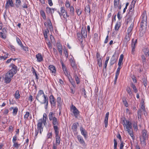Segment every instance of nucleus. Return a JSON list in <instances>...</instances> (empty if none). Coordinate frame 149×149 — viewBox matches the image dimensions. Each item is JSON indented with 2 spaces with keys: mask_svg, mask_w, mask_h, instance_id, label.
<instances>
[{
  "mask_svg": "<svg viewBox=\"0 0 149 149\" xmlns=\"http://www.w3.org/2000/svg\"><path fill=\"white\" fill-rule=\"evenodd\" d=\"M131 86L133 88L135 93H136L137 92L138 90L136 86L132 83L131 84Z\"/></svg>",
  "mask_w": 149,
  "mask_h": 149,
  "instance_id": "nucleus-39",
  "label": "nucleus"
},
{
  "mask_svg": "<svg viewBox=\"0 0 149 149\" xmlns=\"http://www.w3.org/2000/svg\"><path fill=\"white\" fill-rule=\"evenodd\" d=\"M80 8L79 9L78 8L76 9V12L77 15L79 16L81 15V11L80 10Z\"/></svg>",
  "mask_w": 149,
  "mask_h": 149,
  "instance_id": "nucleus-55",
  "label": "nucleus"
},
{
  "mask_svg": "<svg viewBox=\"0 0 149 149\" xmlns=\"http://www.w3.org/2000/svg\"><path fill=\"white\" fill-rule=\"evenodd\" d=\"M45 115H46V116H44V114L43 115V117L42 118H41L40 119H39V120H41L42 121V124L43 123L44 124V125H45L46 124V119L47 118V116L45 114Z\"/></svg>",
  "mask_w": 149,
  "mask_h": 149,
  "instance_id": "nucleus-26",
  "label": "nucleus"
},
{
  "mask_svg": "<svg viewBox=\"0 0 149 149\" xmlns=\"http://www.w3.org/2000/svg\"><path fill=\"white\" fill-rule=\"evenodd\" d=\"M142 80L143 81V84L144 85V86L145 87H146L147 85V79H146L144 77L142 79Z\"/></svg>",
  "mask_w": 149,
  "mask_h": 149,
  "instance_id": "nucleus-43",
  "label": "nucleus"
},
{
  "mask_svg": "<svg viewBox=\"0 0 149 149\" xmlns=\"http://www.w3.org/2000/svg\"><path fill=\"white\" fill-rule=\"evenodd\" d=\"M134 5L131 4V5L130 6V7L129 8V11H133V8H134Z\"/></svg>",
  "mask_w": 149,
  "mask_h": 149,
  "instance_id": "nucleus-59",
  "label": "nucleus"
},
{
  "mask_svg": "<svg viewBox=\"0 0 149 149\" xmlns=\"http://www.w3.org/2000/svg\"><path fill=\"white\" fill-rule=\"evenodd\" d=\"M40 13L43 19H45L46 15L44 12L43 10H41L40 12Z\"/></svg>",
  "mask_w": 149,
  "mask_h": 149,
  "instance_id": "nucleus-46",
  "label": "nucleus"
},
{
  "mask_svg": "<svg viewBox=\"0 0 149 149\" xmlns=\"http://www.w3.org/2000/svg\"><path fill=\"white\" fill-rule=\"evenodd\" d=\"M10 109H13V114L14 115H16L17 114V113L18 111V108L16 107L14 108L13 107H12L10 108Z\"/></svg>",
  "mask_w": 149,
  "mask_h": 149,
  "instance_id": "nucleus-29",
  "label": "nucleus"
},
{
  "mask_svg": "<svg viewBox=\"0 0 149 149\" xmlns=\"http://www.w3.org/2000/svg\"><path fill=\"white\" fill-rule=\"evenodd\" d=\"M36 98L41 104H45V109H47L48 103V97L47 96H45V95L42 90H40L39 91Z\"/></svg>",
  "mask_w": 149,
  "mask_h": 149,
  "instance_id": "nucleus-1",
  "label": "nucleus"
},
{
  "mask_svg": "<svg viewBox=\"0 0 149 149\" xmlns=\"http://www.w3.org/2000/svg\"><path fill=\"white\" fill-rule=\"evenodd\" d=\"M120 0H114V7L115 8H117L120 4Z\"/></svg>",
  "mask_w": 149,
  "mask_h": 149,
  "instance_id": "nucleus-27",
  "label": "nucleus"
},
{
  "mask_svg": "<svg viewBox=\"0 0 149 149\" xmlns=\"http://www.w3.org/2000/svg\"><path fill=\"white\" fill-rule=\"evenodd\" d=\"M138 118H141V115L142 114V111L141 109H139L138 111L137 112Z\"/></svg>",
  "mask_w": 149,
  "mask_h": 149,
  "instance_id": "nucleus-44",
  "label": "nucleus"
},
{
  "mask_svg": "<svg viewBox=\"0 0 149 149\" xmlns=\"http://www.w3.org/2000/svg\"><path fill=\"white\" fill-rule=\"evenodd\" d=\"M147 131L145 130H144L142 131V138L146 139L148 137L147 135Z\"/></svg>",
  "mask_w": 149,
  "mask_h": 149,
  "instance_id": "nucleus-28",
  "label": "nucleus"
},
{
  "mask_svg": "<svg viewBox=\"0 0 149 149\" xmlns=\"http://www.w3.org/2000/svg\"><path fill=\"white\" fill-rule=\"evenodd\" d=\"M51 9L49 7H47L46 8V10L47 13H50V12H51Z\"/></svg>",
  "mask_w": 149,
  "mask_h": 149,
  "instance_id": "nucleus-61",
  "label": "nucleus"
},
{
  "mask_svg": "<svg viewBox=\"0 0 149 149\" xmlns=\"http://www.w3.org/2000/svg\"><path fill=\"white\" fill-rule=\"evenodd\" d=\"M15 3L16 7L19 8L21 6V0H15Z\"/></svg>",
  "mask_w": 149,
  "mask_h": 149,
  "instance_id": "nucleus-32",
  "label": "nucleus"
},
{
  "mask_svg": "<svg viewBox=\"0 0 149 149\" xmlns=\"http://www.w3.org/2000/svg\"><path fill=\"white\" fill-rule=\"evenodd\" d=\"M49 100L52 107H54L56 105V102L54 96L51 95L49 97Z\"/></svg>",
  "mask_w": 149,
  "mask_h": 149,
  "instance_id": "nucleus-12",
  "label": "nucleus"
},
{
  "mask_svg": "<svg viewBox=\"0 0 149 149\" xmlns=\"http://www.w3.org/2000/svg\"><path fill=\"white\" fill-rule=\"evenodd\" d=\"M70 14L72 15L73 16L74 14V8L72 6H71L70 7Z\"/></svg>",
  "mask_w": 149,
  "mask_h": 149,
  "instance_id": "nucleus-31",
  "label": "nucleus"
},
{
  "mask_svg": "<svg viewBox=\"0 0 149 149\" xmlns=\"http://www.w3.org/2000/svg\"><path fill=\"white\" fill-rule=\"evenodd\" d=\"M82 93L83 94H84V96L86 98V91L85 90V89L84 88H83L82 89Z\"/></svg>",
  "mask_w": 149,
  "mask_h": 149,
  "instance_id": "nucleus-56",
  "label": "nucleus"
},
{
  "mask_svg": "<svg viewBox=\"0 0 149 149\" xmlns=\"http://www.w3.org/2000/svg\"><path fill=\"white\" fill-rule=\"evenodd\" d=\"M124 57V55L123 54H121L120 57V58L119 59L118 63V66L120 67V66L121 65H122L123 64V58Z\"/></svg>",
  "mask_w": 149,
  "mask_h": 149,
  "instance_id": "nucleus-24",
  "label": "nucleus"
},
{
  "mask_svg": "<svg viewBox=\"0 0 149 149\" xmlns=\"http://www.w3.org/2000/svg\"><path fill=\"white\" fill-rule=\"evenodd\" d=\"M48 118L50 121H51L52 119L56 118L55 116V113L50 112L48 114Z\"/></svg>",
  "mask_w": 149,
  "mask_h": 149,
  "instance_id": "nucleus-23",
  "label": "nucleus"
},
{
  "mask_svg": "<svg viewBox=\"0 0 149 149\" xmlns=\"http://www.w3.org/2000/svg\"><path fill=\"white\" fill-rule=\"evenodd\" d=\"M56 46L57 47V49L61 55H62L63 47L62 45L59 43L57 42L56 44Z\"/></svg>",
  "mask_w": 149,
  "mask_h": 149,
  "instance_id": "nucleus-15",
  "label": "nucleus"
},
{
  "mask_svg": "<svg viewBox=\"0 0 149 149\" xmlns=\"http://www.w3.org/2000/svg\"><path fill=\"white\" fill-rule=\"evenodd\" d=\"M120 26L118 23H117L115 25L114 29L115 31H117L119 27H120Z\"/></svg>",
  "mask_w": 149,
  "mask_h": 149,
  "instance_id": "nucleus-47",
  "label": "nucleus"
},
{
  "mask_svg": "<svg viewBox=\"0 0 149 149\" xmlns=\"http://www.w3.org/2000/svg\"><path fill=\"white\" fill-rule=\"evenodd\" d=\"M77 34L79 40H81L82 39L83 36H82L81 34L79 33H77Z\"/></svg>",
  "mask_w": 149,
  "mask_h": 149,
  "instance_id": "nucleus-50",
  "label": "nucleus"
},
{
  "mask_svg": "<svg viewBox=\"0 0 149 149\" xmlns=\"http://www.w3.org/2000/svg\"><path fill=\"white\" fill-rule=\"evenodd\" d=\"M121 122L124 127H126V128H132L131 123L130 121L126 120L125 118H121Z\"/></svg>",
  "mask_w": 149,
  "mask_h": 149,
  "instance_id": "nucleus-5",
  "label": "nucleus"
},
{
  "mask_svg": "<svg viewBox=\"0 0 149 149\" xmlns=\"http://www.w3.org/2000/svg\"><path fill=\"white\" fill-rule=\"evenodd\" d=\"M29 113L28 112H26L24 116V118L25 119V121H27L28 120V117L29 116Z\"/></svg>",
  "mask_w": 149,
  "mask_h": 149,
  "instance_id": "nucleus-30",
  "label": "nucleus"
},
{
  "mask_svg": "<svg viewBox=\"0 0 149 149\" xmlns=\"http://www.w3.org/2000/svg\"><path fill=\"white\" fill-rule=\"evenodd\" d=\"M85 11L86 13H90L91 11L89 6L88 5L85 7Z\"/></svg>",
  "mask_w": 149,
  "mask_h": 149,
  "instance_id": "nucleus-33",
  "label": "nucleus"
},
{
  "mask_svg": "<svg viewBox=\"0 0 149 149\" xmlns=\"http://www.w3.org/2000/svg\"><path fill=\"white\" fill-rule=\"evenodd\" d=\"M131 37V36L126 34L125 38V41L127 42L129 41L130 40Z\"/></svg>",
  "mask_w": 149,
  "mask_h": 149,
  "instance_id": "nucleus-41",
  "label": "nucleus"
},
{
  "mask_svg": "<svg viewBox=\"0 0 149 149\" xmlns=\"http://www.w3.org/2000/svg\"><path fill=\"white\" fill-rule=\"evenodd\" d=\"M126 91L130 96L132 97V92L130 88L129 87H127L126 89Z\"/></svg>",
  "mask_w": 149,
  "mask_h": 149,
  "instance_id": "nucleus-34",
  "label": "nucleus"
},
{
  "mask_svg": "<svg viewBox=\"0 0 149 149\" xmlns=\"http://www.w3.org/2000/svg\"><path fill=\"white\" fill-rule=\"evenodd\" d=\"M71 65L74 70H75L77 68L75 63L73 61H72L71 62Z\"/></svg>",
  "mask_w": 149,
  "mask_h": 149,
  "instance_id": "nucleus-42",
  "label": "nucleus"
},
{
  "mask_svg": "<svg viewBox=\"0 0 149 149\" xmlns=\"http://www.w3.org/2000/svg\"><path fill=\"white\" fill-rule=\"evenodd\" d=\"M134 26V24H132L128 28L127 30V35L131 36L132 33H131L132 31V30L133 27Z\"/></svg>",
  "mask_w": 149,
  "mask_h": 149,
  "instance_id": "nucleus-21",
  "label": "nucleus"
},
{
  "mask_svg": "<svg viewBox=\"0 0 149 149\" xmlns=\"http://www.w3.org/2000/svg\"><path fill=\"white\" fill-rule=\"evenodd\" d=\"M13 76L10 75V74L7 72L6 73L4 79L5 82L6 84L9 83L11 80V78Z\"/></svg>",
  "mask_w": 149,
  "mask_h": 149,
  "instance_id": "nucleus-8",
  "label": "nucleus"
},
{
  "mask_svg": "<svg viewBox=\"0 0 149 149\" xmlns=\"http://www.w3.org/2000/svg\"><path fill=\"white\" fill-rule=\"evenodd\" d=\"M52 137V132L49 133L47 135V139H51Z\"/></svg>",
  "mask_w": 149,
  "mask_h": 149,
  "instance_id": "nucleus-57",
  "label": "nucleus"
},
{
  "mask_svg": "<svg viewBox=\"0 0 149 149\" xmlns=\"http://www.w3.org/2000/svg\"><path fill=\"white\" fill-rule=\"evenodd\" d=\"M58 145L56 144V143H53V147L52 148L53 149H57V146Z\"/></svg>",
  "mask_w": 149,
  "mask_h": 149,
  "instance_id": "nucleus-64",
  "label": "nucleus"
},
{
  "mask_svg": "<svg viewBox=\"0 0 149 149\" xmlns=\"http://www.w3.org/2000/svg\"><path fill=\"white\" fill-rule=\"evenodd\" d=\"M114 149H117V141L115 139H114Z\"/></svg>",
  "mask_w": 149,
  "mask_h": 149,
  "instance_id": "nucleus-53",
  "label": "nucleus"
},
{
  "mask_svg": "<svg viewBox=\"0 0 149 149\" xmlns=\"http://www.w3.org/2000/svg\"><path fill=\"white\" fill-rule=\"evenodd\" d=\"M52 124L53 125V128L54 131L59 130L58 126L59 125V122L57 118H54L52 120Z\"/></svg>",
  "mask_w": 149,
  "mask_h": 149,
  "instance_id": "nucleus-6",
  "label": "nucleus"
},
{
  "mask_svg": "<svg viewBox=\"0 0 149 149\" xmlns=\"http://www.w3.org/2000/svg\"><path fill=\"white\" fill-rule=\"evenodd\" d=\"M15 96L16 99H19L20 97V95L19 94V90H17L15 94Z\"/></svg>",
  "mask_w": 149,
  "mask_h": 149,
  "instance_id": "nucleus-38",
  "label": "nucleus"
},
{
  "mask_svg": "<svg viewBox=\"0 0 149 149\" xmlns=\"http://www.w3.org/2000/svg\"><path fill=\"white\" fill-rule=\"evenodd\" d=\"M49 30L47 28V29L44 32V37L45 39H47L48 38L47 34L49 33Z\"/></svg>",
  "mask_w": 149,
  "mask_h": 149,
  "instance_id": "nucleus-37",
  "label": "nucleus"
},
{
  "mask_svg": "<svg viewBox=\"0 0 149 149\" xmlns=\"http://www.w3.org/2000/svg\"><path fill=\"white\" fill-rule=\"evenodd\" d=\"M54 131L56 136V144L59 145L60 143V137L58 135L59 131V130H57Z\"/></svg>",
  "mask_w": 149,
  "mask_h": 149,
  "instance_id": "nucleus-11",
  "label": "nucleus"
},
{
  "mask_svg": "<svg viewBox=\"0 0 149 149\" xmlns=\"http://www.w3.org/2000/svg\"><path fill=\"white\" fill-rule=\"evenodd\" d=\"M147 26V17L145 13L143 12L141 15V21L139 30L140 31V36H143L146 31Z\"/></svg>",
  "mask_w": 149,
  "mask_h": 149,
  "instance_id": "nucleus-2",
  "label": "nucleus"
},
{
  "mask_svg": "<svg viewBox=\"0 0 149 149\" xmlns=\"http://www.w3.org/2000/svg\"><path fill=\"white\" fill-rule=\"evenodd\" d=\"M9 5L11 7H13L14 4L12 0H7L6 3L5 5V7L6 8H7L9 7Z\"/></svg>",
  "mask_w": 149,
  "mask_h": 149,
  "instance_id": "nucleus-18",
  "label": "nucleus"
},
{
  "mask_svg": "<svg viewBox=\"0 0 149 149\" xmlns=\"http://www.w3.org/2000/svg\"><path fill=\"white\" fill-rule=\"evenodd\" d=\"M65 6L67 8H70V4L69 2L68 1H67L66 2Z\"/></svg>",
  "mask_w": 149,
  "mask_h": 149,
  "instance_id": "nucleus-63",
  "label": "nucleus"
},
{
  "mask_svg": "<svg viewBox=\"0 0 149 149\" xmlns=\"http://www.w3.org/2000/svg\"><path fill=\"white\" fill-rule=\"evenodd\" d=\"M13 143V147L17 149H18L20 146V144H18V142L17 141Z\"/></svg>",
  "mask_w": 149,
  "mask_h": 149,
  "instance_id": "nucleus-36",
  "label": "nucleus"
},
{
  "mask_svg": "<svg viewBox=\"0 0 149 149\" xmlns=\"http://www.w3.org/2000/svg\"><path fill=\"white\" fill-rule=\"evenodd\" d=\"M116 55V52H115L111 58V61H110V65H113L116 62V61L117 58H115V56Z\"/></svg>",
  "mask_w": 149,
  "mask_h": 149,
  "instance_id": "nucleus-14",
  "label": "nucleus"
},
{
  "mask_svg": "<svg viewBox=\"0 0 149 149\" xmlns=\"http://www.w3.org/2000/svg\"><path fill=\"white\" fill-rule=\"evenodd\" d=\"M42 125L41 120H38V122L37 124V129L35 132V137H36V138L37 136L39 131H40V134H41L43 130V127H42Z\"/></svg>",
  "mask_w": 149,
  "mask_h": 149,
  "instance_id": "nucleus-3",
  "label": "nucleus"
},
{
  "mask_svg": "<svg viewBox=\"0 0 149 149\" xmlns=\"http://www.w3.org/2000/svg\"><path fill=\"white\" fill-rule=\"evenodd\" d=\"M123 102V104L126 107H127L128 106V104L127 101L125 98L122 99Z\"/></svg>",
  "mask_w": 149,
  "mask_h": 149,
  "instance_id": "nucleus-45",
  "label": "nucleus"
},
{
  "mask_svg": "<svg viewBox=\"0 0 149 149\" xmlns=\"http://www.w3.org/2000/svg\"><path fill=\"white\" fill-rule=\"evenodd\" d=\"M146 139H144V138H140V141H141V144L143 145V146H146Z\"/></svg>",
  "mask_w": 149,
  "mask_h": 149,
  "instance_id": "nucleus-35",
  "label": "nucleus"
},
{
  "mask_svg": "<svg viewBox=\"0 0 149 149\" xmlns=\"http://www.w3.org/2000/svg\"><path fill=\"white\" fill-rule=\"evenodd\" d=\"M97 64L99 65V66L100 67L102 65V60L101 58L100 59H97Z\"/></svg>",
  "mask_w": 149,
  "mask_h": 149,
  "instance_id": "nucleus-49",
  "label": "nucleus"
},
{
  "mask_svg": "<svg viewBox=\"0 0 149 149\" xmlns=\"http://www.w3.org/2000/svg\"><path fill=\"white\" fill-rule=\"evenodd\" d=\"M137 43V40H135L133 39L132 40V42L131 44V47L132 48V53L134 54V52L135 51V48L136 47V45Z\"/></svg>",
  "mask_w": 149,
  "mask_h": 149,
  "instance_id": "nucleus-9",
  "label": "nucleus"
},
{
  "mask_svg": "<svg viewBox=\"0 0 149 149\" xmlns=\"http://www.w3.org/2000/svg\"><path fill=\"white\" fill-rule=\"evenodd\" d=\"M74 77L77 83V84H79L80 83V80L78 76H77V74H75L74 75Z\"/></svg>",
  "mask_w": 149,
  "mask_h": 149,
  "instance_id": "nucleus-40",
  "label": "nucleus"
},
{
  "mask_svg": "<svg viewBox=\"0 0 149 149\" xmlns=\"http://www.w3.org/2000/svg\"><path fill=\"white\" fill-rule=\"evenodd\" d=\"M70 109L72 110V112L75 117L76 118H78V116L79 115L80 113L78 109L73 104L72 105Z\"/></svg>",
  "mask_w": 149,
  "mask_h": 149,
  "instance_id": "nucleus-7",
  "label": "nucleus"
},
{
  "mask_svg": "<svg viewBox=\"0 0 149 149\" xmlns=\"http://www.w3.org/2000/svg\"><path fill=\"white\" fill-rule=\"evenodd\" d=\"M9 67L11 69L7 72L10 74V75L13 76L17 72V67L13 63H12L9 65Z\"/></svg>",
  "mask_w": 149,
  "mask_h": 149,
  "instance_id": "nucleus-4",
  "label": "nucleus"
},
{
  "mask_svg": "<svg viewBox=\"0 0 149 149\" xmlns=\"http://www.w3.org/2000/svg\"><path fill=\"white\" fill-rule=\"evenodd\" d=\"M81 34L84 38L87 37V33L86 28H82L81 30Z\"/></svg>",
  "mask_w": 149,
  "mask_h": 149,
  "instance_id": "nucleus-17",
  "label": "nucleus"
},
{
  "mask_svg": "<svg viewBox=\"0 0 149 149\" xmlns=\"http://www.w3.org/2000/svg\"><path fill=\"white\" fill-rule=\"evenodd\" d=\"M16 40L17 43L23 49V50L26 51H28V48L27 47L23 46L21 40L18 38L17 37L16 38Z\"/></svg>",
  "mask_w": 149,
  "mask_h": 149,
  "instance_id": "nucleus-10",
  "label": "nucleus"
},
{
  "mask_svg": "<svg viewBox=\"0 0 149 149\" xmlns=\"http://www.w3.org/2000/svg\"><path fill=\"white\" fill-rule=\"evenodd\" d=\"M36 57L37 59V61L38 62H41L43 61V58L42 54L39 53L36 55Z\"/></svg>",
  "mask_w": 149,
  "mask_h": 149,
  "instance_id": "nucleus-16",
  "label": "nucleus"
},
{
  "mask_svg": "<svg viewBox=\"0 0 149 149\" xmlns=\"http://www.w3.org/2000/svg\"><path fill=\"white\" fill-rule=\"evenodd\" d=\"M109 115V112H107L106 114L104 121V122L105 124V127H107Z\"/></svg>",
  "mask_w": 149,
  "mask_h": 149,
  "instance_id": "nucleus-19",
  "label": "nucleus"
},
{
  "mask_svg": "<svg viewBox=\"0 0 149 149\" xmlns=\"http://www.w3.org/2000/svg\"><path fill=\"white\" fill-rule=\"evenodd\" d=\"M57 101L58 103V107L59 109L60 107H61V97H58L57 99Z\"/></svg>",
  "mask_w": 149,
  "mask_h": 149,
  "instance_id": "nucleus-25",
  "label": "nucleus"
},
{
  "mask_svg": "<svg viewBox=\"0 0 149 149\" xmlns=\"http://www.w3.org/2000/svg\"><path fill=\"white\" fill-rule=\"evenodd\" d=\"M77 125L76 123H74L72 126V129L73 130L75 131L77 128Z\"/></svg>",
  "mask_w": 149,
  "mask_h": 149,
  "instance_id": "nucleus-48",
  "label": "nucleus"
},
{
  "mask_svg": "<svg viewBox=\"0 0 149 149\" xmlns=\"http://www.w3.org/2000/svg\"><path fill=\"white\" fill-rule=\"evenodd\" d=\"M80 128L81 134L84 136L85 138H86L87 136V133L86 131L82 127H80Z\"/></svg>",
  "mask_w": 149,
  "mask_h": 149,
  "instance_id": "nucleus-20",
  "label": "nucleus"
},
{
  "mask_svg": "<svg viewBox=\"0 0 149 149\" xmlns=\"http://www.w3.org/2000/svg\"><path fill=\"white\" fill-rule=\"evenodd\" d=\"M77 139L79 143L83 146L86 147V145L82 137L80 135L77 136Z\"/></svg>",
  "mask_w": 149,
  "mask_h": 149,
  "instance_id": "nucleus-13",
  "label": "nucleus"
},
{
  "mask_svg": "<svg viewBox=\"0 0 149 149\" xmlns=\"http://www.w3.org/2000/svg\"><path fill=\"white\" fill-rule=\"evenodd\" d=\"M120 149H123V148L124 146L123 141H120Z\"/></svg>",
  "mask_w": 149,
  "mask_h": 149,
  "instance_id": "nucleus-60",
  "label": "nucleus"
},
{
  "mask_svg": "<svg viewBox=\"0 0 149 149\" xmlns=\"http://www.w3.org/2000/svg\"><path fill=\"white\" fill-rule=\"evenodd\" d=\"M17 139V135H15L13 137V140H12L13 142V143L15 142L16 141Z\"/></svg>",
  "mask_w": 149,
  "mask_h": 149,
  "instance_id": "nucleus-62",
  "label": "nucleus"
},
{
  "mask_svg": "<svg viewBox=\"0 0 149 149\" xmlns=\"http://www.w3.org/2000/svg\"><path fill=\"white\" fill-rule=\"evenodd\" d=\"M133 15L134 12L133 11H129L128 14L127 15L129 16V17L130 18Z\"/></svg>",
  "mask_w": 149,
  "mask_h": 149,
  "instance_id": "nucleus-51",
  "label": "nucleus"
},
{
  "mask_svg": "<svg viewBox=\"0 0 149 149\" xmlns=\"http://www.w3.org/2000/svg\"><path fill=\"white\" fill-rule=\"evenodd\" d=\"M61 12L62 13V15H63V14L65 13L66 12L65 10L64 9V8L63 7H61Z\"/></svg>",
  "mask_w": 149,
  "mask_h": 149,
  "instance_id": "nucleus-58",
  "label": "nucleus"
},
{
  "mask_svg": "<svg viewBox=\"0 0 149 149\" xmlns=\"http://www.w3.org/2000/svg\"><path fill=\"white\" fill-rule=\"evenodd\" d=\"M70 81L72 84H74V82L73 81V80L72 79V77L70 76H68V77Z\"/></svg>",
  "mask_w": 149,
  "mask_h": 149,
  "instance_id": "nucleus-52",
  "label": "nucleus"
},
{
  "mask_svg": "<svg viewBox=\"0 0 149 149\" xmlns=\"http://www.w3.org/2000/svg\"><path fill=\"white\" fill-rule=\"evenodd\" d=\"M120 67L118 66V68H117V71L116 73V75L118 76L120 73Z\"/></svg>",
  "mask_w": 149,
  "mask_h": 149,
  "instance_id": "nucleus-54",
  "label": "nucleus"
},
{
  "mask_svg": "<svg viewBox=\"0 0 149 149\" xmlns=\"http://www.w3.org/2000/svg\"><path fill=\"white\" fill-rule=\"evenodd\" d=\"M49 69L52 73H56V70L55 67L52 65H50L48 67Z\"/></svg>",
  "mask_w": 149,
  "mask_h": 149,
  "instance_id": "nucleus-22",
  "label": "nucleus"
}]
</instances>
